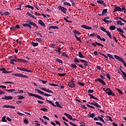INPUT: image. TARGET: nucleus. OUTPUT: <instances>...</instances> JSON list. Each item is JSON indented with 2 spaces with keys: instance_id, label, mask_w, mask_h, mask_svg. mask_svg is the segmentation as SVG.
Returning a JSON list of instances; mask_svg holds the SVG:
<instances>
[{
  "instance_id": "obj_50",
  "label": "nucleus",
  "mask_w": 126,
  "mask_h": 126,
  "mask_svg": "<svg viewBox=\"0 0 126 126\" xmlns=\"http://www.w3.org/2000/svg\"><path fill=\"white\" fill-rule=\"evenodd\" d=\"M112 39L114 40V41H115V42H116V43H117L118 39H117V38H116V37H115V36H114V35L112 36Z\"/></svg>"
},
{
  "instance_id": "obj_53",
  "label": "nucleus",
  "mask_w": 126,
  "mask_h": 126,
  "mask_svg": "<svg viewBox=\"0 0 126 126\" xmlns=\"http://www.w3.org/2000/svg\"><path fill=\"white\" fill-rule=\"evenodd\" d=\"M75 64H76V65H78L79 67H81V68H83V66L80 64H78V63H75Z\"/></svg>"
},
{
  "instance_id": "obj_51",
  "label": "nucleus",
  "mask_w": 126,
  "mask_h": 126,
  "mask_svg": "<svg viewBox=\"0 0 126 126\" xmlns=\"http://www.w3.org/2000/svg\"><path fill=\"white\" fill-rule=\"evenodd\" d=\"M36 41H37V42H39V43H42V39H41V38H36Z\"/></svg>"
},
{
  "instance_id": "obj_62",
  "label": "nucleus",
  "mask_w": 126,
  "mask_h": 126,
  "mask_svg": "<svg viewBox=\"0 0 126 126\" xmlns=\"http://www.w3.org/2000/svg\"><path fill=\"white\" fill-rule=\"evenodd\" d=\"M88 92V93H93L94 92V90H89Z\"/></svg>"
},
{
  "instance_id": "obj_29",
  "label": "nucleus",
  "mask_w": 126,
  "mask_h": 126,
  "mask_svg": "<svg viewBox=\"0 0 126 126\" xmlns=\"http://www.w3.org/2000/svg\"><path fill=\"white\" fill-rule=\"evenodd\" d=\"M117 30L118 31V32H120V33L124 34V30H123L122 29L117 28Z\"/></svg>"
},
{
  "instance_id": "obj_58",
  "label": "nucleus",
  "mask_w": 126,
  "mask_h": 126,
  "mask_svg": "<svg viewBox=\"0 0 126 126\" xmlns=\"http://www.w3.org/2000/svg\"><path fill=\"white\" fill-rule=\"evenodd\" d=\"M104 22H105V23H107V24H109V23H111L112 21L105 20Z\"/></svg>"
},
{
  "instance_id": "obj_4",
  "label": "nucleus",
  "mask_w": 126,
  "mask_h": 126,
  "mask_svg": "<svg viewBox=\"0 0 126 126\" xmlns=\"http://www.w3.org/2000/svg\"><path fill=\"white\" fill-rule=\"evenodd\" d=\"M94 82H100V83H101V84L106 85V83H105V81H104V80L101 78H97V79L95 80Z\"/></svg>"
},
{
  "instance_id": "obj_7",
  "label": "nucleus",
  "mask_w": 126,
  "mask_h": 126,
  "mask_svg": "<svg viewBox=\"0 0 126 126\" xmlns=\"http://www.w3.org/2000/svg\"><path fill=\"white\" fill-rule=\"evenodd\" d=\"M107 94H108V96H113L114 97H115V96H116V94H115V93H113V92L112 91V90H109V92H106Z\"/></svg>"
},
{
  "instance_id": "obj_33",
  "label": "nucleus",
  "mask_w": 126,
  "mask_h": 126,
  "mask_svg": "<svg viewBox=\"0 0 126 126\" xmlns=\"http://www.w3.org/2000/svg\"><path fill=\"white\" fill-rule=\"evenodd\" d=\"M56 62H57V63H63V61H62V60L60 59H56L55 60Z\"/></svg>"
},
{
  "instance_id": "obj_63",
  "label": "nucleus",
  "mask_w": 126,
  "mask_h": 126,
  "mask_svg": "<svg viewBox=\"0 0 126 126\" xmlns=\"http://www.w3.org/2000/svg\"><path fill=\"white\" fill-rule=\"evenodd\" d=\"M32 7V6L30 5H27L26 6H25V8H31V7Z\"/></svg>"
},
{
  "instance_id": "obj_10",
  "label": "nucleus",
  "mask_w": 126,
  "mask_h": 126,
  "mask_svg": "<svg viewBox=\"0 0 126 126\" xmlns=\"http://www.w3.org/2000/svg\"><path fill=\"white\" fill-rule=\"evenodd\" d=\"M41 90H43V91H45L46 92H47V93H52L54 94V92H53L51 90H47L46 88H41Z\"/></svg>"
},
{
  "instance_id": "obj_25",
  "label": "nucleus",
  "mask_w": 126,
  "mask_h": 126,
  "mask_svg": "<svg viewBox=\"0 0 126 126\" xmlns=\"http://www.w3.org/2000/svg\"><path fill=\"white\" fill-rule=\"evenodd\" d=\"M117 25H121V26H124L125 24L122 22L121 21H118L117 23Z\"/></svg>"
},
{
  "instance_id": "obj_3",
  "label": "nucleus",
  "mask_w": 126,
  "mask_h": 126,
  "mask_svg": "<svg viewBox=\"0 0 126 126\" xmlns=\"http://www.w3.org/2000/svg\"><path fill=\"white\" fill-rule=\"evenodd\" d=\"M58 8L60 9V10H61V11L63 12L64 14H66V8L63 7V6L59 5L58 6Z\"/></svg>"
},
{
  "instance_id": "obj_43",
  "label": "nucleus",
  "mask_w": 126,
  "mask_h": 126,
  "mask_svg": "<svg viewBox=\"0 0 126 126\" xmlns=\"http://www.w3.org/2000/svg\"><path fill=\"white\" fill-rule=\"evenodd\" d=\"M23 92H24L23 91V90H18L17 92L15 93H16V94H20V93H23Z\"/></svg>"
},
{
  "instance_id": "obj_13",
  "label": "nucleus",
  "mask_w": 126,
  "mask_h": 126,
  "mask_svg": "<svg viewBox=\"0 0 126 126\" xmlns=\"http://www.w3.org/2000/svg\"><path fill=\"white\" fill-rule=\"evenodd\" d=\"M17 62L18 63H28L27 61L24 60V59H17Z\"/></svg>"
},
{
  "instance_id": "obj_44",
  "label": "nucleus",
  "mask_w": 126,
  "mask_h": 126,
  "mask_svg": "<svg viewBox=\"0 0 126 126\" xmlns=\"http://www.w3.org/2000/svg\"><path fill=\"white\" fill-rule=\"evenodd\" d=\"M74 37L77 41H79V42L81 43V39H80V38L78 37L77 35H74Z\"/></svg>"
},
{
  "instance_id": "obj_39",
  "label": "nucleus",
  "mask_w": 126,
  "mask_h": 126,
  "mask_svg": "<svg viewBox=\"0 0 126 126\" xmlns=\"http://www.w3.org/2000/svg\"><path fill=\"white\" fill-rule=\"evenodd\" d=\"M107 57H108V58H109L110 59H112V60H115V58H114L113 56L111 55V54H107Z\"/></svg>"
},
{
  "instance_id": "obj_60",
  "label": "nucleus",
  "mask_w": 126,
  "mask_h": 126,
  "mask_svg": "<svg viewBox=\"0 0 126 126\" xmlns=\"http://www.w3.org/2000/svg\"><path fill=\"white\" fill-rule=\"evenodd\" d=\"M110 19V17L109 16L104 18L103 21H105V20H108Z\"/></svg>"
},
{
  "instance_id": "obj_61",
  "label": "nucleus",
  "mask_w": 126,
  "mask_h": 126,
  "mask_svg": "<svg viewBox=\"0 0 126 126\" xmlns=\"http://www.w3.org/2000/svg\"><path fill=\"white\" fill-rule=\"evenodd\" d=\"M95 124H96V125H98V126H103V124L99 122H95Z\"/></svg>"
},
{
  "instance_id": "obj_12",
  "label": "nucleus",
  "mask_w": 126,
  "mask_h": 126,
  "mask_svg": "<svg viewBox=\"0 0 126 126\" xmlns=\"http://www.w3.org/2000/svg\"><path fill=\"white\" fill-rule=\"evenodd\" d=\"M64 116H66L67 118H68L69 120L71 121H73V118H72V116L70 115V114H68L66 113H64Z\"/></svg>"
},
{
  "instance_id": "obj_40",
  "label": "nucleus",
  "mask_w": 126,
  "mask_h": 126,
  "mask_svg": "<svg viewBox=\"0 0 126 126\" xmlns=\"http://www.w3.org/2000/svg\"><path fill=\"white\" fill-rule=\"evenodd\" d=\"M110 30H115L116 29V27L115 26H111L109 28Z\"/></svg>"
},
{
  "instance_id": "obj_23",
  "label": "nucleus",
  "mask_w": 126,
  "mask_h": 126,
  "mask_svg": "<svg viewBox=\"0 0 126 126\" xmlns=\"http://www.w3.org/2000/svg\"><path fill=\"white\" fill-rule=\"evenodd\" d=\"M48 29L49 30H51V29H59V27L51 26Z\"/></svg>"
},
{
  "instance_id": "obj_14",
  "label": "nucleus",
  "mask_w": 126,
  "mask_h": 126,
  "mask_svg": "<svg viewBox=\"0 0 126 126\" xmlns=\"http://www.w3.org/2000/svg\"><path fill=\"white\" fill-rule=\"evenodd\" d=\"M38 24H39V25H41V26H42L43 27H46L45 23H44V22H43V21H42L41 20H39L38 21Z\"/></svg>"
},
{
  "instance_id": "obj_59",
  "label": "nucleus",
  "mask_w": 126,
  "mask_h": 126,
  "mask_svg": "<svg viewBox=\"0 0 126 126\" xmlns=\"http://www.w3.org/2000/svg\"><path fill=\"white\" fill-rule=\"evenodd\" d=\"M10 63H11V64H14V65L15 64V63H14V62L12 59L10 60Z\"/></svg>"
},
{
  "instance_id": "obj_42",
  "label": "nucleus",
  "mask_w": 126,
  "mask_h": 126,
  "mask_svg": "<svg viewBox=\"0 0 126 126\" xmlns=\"http://www.w3.org/2000/svg\"><path fill=\"white\" fill-rule=\"evenodd\" d=\"M63 19L65 20V21H66V22H67L68 23H72V21H68L66 18H65V17H64Z\"/></svg>"
},
{
  "instance_id": "obj_38",
  "label": "nucleus",
  "mask_w": 126,
  "mask_h": 126,
  "mask_svg": "<svg viewBox=\"0 0 126 126\" xmlns=\"http://www.w3.org/2000/svg\"><path fill=\"white\" fill-rule=\"evenodd\" d=\"M55 104L57 105V106L59 107V108H61V109H63V106H61V105L59 103V102L56 101L55 102Z\"/></svg>"
},
{
  "instance_id": "obj_57",
  "label": "nucleus",
  "mask_w": 126,
  "mask_h": 126,
  "mask_svg": "<svg viewBox=\"0 0 126 126\" xmlns=\"http://www.w3.org/2000/svg\"><path fill=\"white\" fill-rule=\"evenodd\" d=\"M58 75H59V76H64L65 75V73L62 74L61 73H59Z\"/></svg>"
},
{
  "instance_id": "obj_5",
  "label": "nucleus",
  "mask_w": 126,
  "mask_h": 126,
  "mask_svg": "<svg viewBox=\"0 0 126 126\" xmlns=\"http://www.w3.org/2000/svg\"><path fill=\"white\" fill-rule=\"evenodd\" d=\"M14 75H15V76H18V77H24L25 78H28V76L23 74L15 73L14 74Z\"/></svg>"
},
{
  "instance_id": "obj_56",
  "label": "nucleus",
  "mask_w": 126,
  "mask_h": 126,
  "mask_svg": "<svg viewBox=\"0 0 126 126\" xmlns=\"http://www.w3.org/2000/svg\"><path fill=\"white\" fill-rule=\"evenodd\" d=\"M96 35H97V33H91L90 34V36L91 37H94V36H96Z\"/></svg>"
},
{
  "instance_id": "obj_41",
  "label": "nucleus",
  "mask_w": 126,
  "mask_h": 126,
  "mask_svg": "<svg viewBox=\"0 0 126 126\" xmlns=\"http://www.w3.org/2000/svg\"><path fill=\"white\" fill-rule=\"evenodd\" d=\"M106 33H107V36H108V37H109L110 39H112V35H111V32H107Z\"/></svg>"
},
{
  "instance_id": "obj_28",
  "label": "nucleus",
  "mask_w": 126,
  "mask_h": 126,
  "mask_svg": "<svg viewBox=\"0 0 126 126\" xmlns=\"http://www.w3.org/2000/svg\"><path fill=\"white\" fill-rule=\"evenodd\" d=\"M89 96L90 97V98H92V99H94V100H99L97 98L94 97V96H93V95L91 94H89Z\"/></svg>"
},
{
  "instance_id": "obj_34",
  "label": "nucleus",
  "mask_w": 126,
  "mask_h": 126,
  "mask_svg": "<svg viewBox=\"0 0 126 126\" xmlns=\"http://www.w3.org/2000/svg\"><path fill=\"white\" fill-rule=\"evenodd\" d=\"M40 121H41V122L42 123H43V124H44V125H45V126H47V125H48V123H47V122L44 121V120H43V119L40 118Z\"/></svg>"
},
{
  "instance_id": "obj_45",
  "label": "nucleus",
  "mask_w": 126,
  "mask_h": 126,
  "mask_svg": "<svg viewBox=\"0 0 126 126\" xmlns=\"http://www.w3.org/2000/svg\"><path fill=\"white\" fill-rule=\"evenodd\" d=\"M98 120H100L101 122H102V123H105V121H104V119L100 116H98Z\"/></svg>"
},
{
  "instance_id": "obj_35",
  "label": "nucleus",
  "mask_w": 126,
  "mask_h": 126,
  "mask_svg": "<svg viewBox=\"0 0 126 126\" xmlns=\"http://www.w3.org/2000/svg\"><path fill=\"white\" fill-rule=\"evenodd\" d=\"M96 2L99 4H103V3H104V1L102 0H97Z\"/></svg>"
},
{
  "instance_id": "obj_37",
  "label": "nucleus",
  "mask_w": 126,
  "mask_h": 126,
  "mask_svg": "<svg viewBox=\"0 0 126 126\" xmlns=\"http://www.w3.org/2000/svg\"><path fill=\"white\" fill-rule=\"evenodd\" d=\"M6 91L7 92H10L11 93H12V92H14L16 91L15 89H10V90H6Z\"/></svg>"
},
{
  "instance_id": "obj_47",
  "label": "nucleus",
  "mask_w": 126,
  "mask_h": 126,
  "mask_svg": "<svg viewBox=\"0 0 126 126\" xmlns=\"http://www.w3.org/2000/svg\"><path fill=\"white\" fill-rule=\"evenodd\" d=\"M24 123L26 125H28V124H29V121H28V120H27V119H26L24 120Z\"/></svg>"
},
{
  "instance_id": "obj_24",
  "label": "nucleus",
  "mask_w": 126,
  "mask_h": 126,
  "mask_svg": "<svg viewBox=\"0 0 126 126\" xmlns=\"http://www.w3.org/2000/svg\"><path fill=\"white\" fill-rule=\"evenodd\" d=\"M71 67H72L73 69H76L77 66L75 64H71Z\"/></svg>"
},
{
  "instance_id": "obj_31",
  "label": "nucleus",
  "mask_w": 126,
  "mask_h": 126,
  "mask_svg": "<svg viewBox=\"0 0 126 126\" xmlns=\"http://www.w3.org/2000/svg\"><path fill=\"white\" fill-rule=\"evenodd\" d=\"M32 45L33 47H37L39 45V43L38 42H32Z\"/></svg>"
},
{
  "instance_id": "obj_2",
  "label": "nucleus",
  "mask_w": 126,
  "mask_h": 126,
  "mask_svg": "<svg viewBox=\"0 0 126 126\" xmlns=\"http://www.w3.org/2000/svg\"><path fill=\"white\" fill-rule=\"evenodd\" d=\"M68 86L70 88H75V82L73 80H71L68 83Z\"/></svg>"
},
{
  "instance_id": "obj_11",
  "label": "nucleus",
  "mask_w": 126,
  "mask_h": 126,
  "mask_svg": "<svg viewBox=\"0 0 126 126\" xmlns=\"http://www.w3.org/2000/svg\"><path fill=\"white\" fill-rule=\"evenodd\" d=\"M27 22V23L29 22L30 25H32L34 27H35V28H38V26H37V24H36V23H35L34 22H29V21H28Z\"/></svg>"
},
{
  "instance_id": "obj_8",
  "label": "nucleus",
  "mask_w": 126,
  "mask_h": 126,
  "mask_svg": "<svg viewBox=\"0 0 126 126\" xmlns=\"http://www.w3.org/2000/svg\"><path fill=\"white\" fill-rule=\"evenodd\" d=\"M12 96H4L3 97H2V99L3 100H12Z\"/></svg>"
},
{
  "instance_id": "obj_36",
  "label": "nucleus",
  "mask_w": 126,
  "mask_h": 126,
  "mask_svg": "<svg viewBox=\"0 0 126 126\" xmlns=\"http://www.w3.org/2000/svg\"><path fill=\"white\" fill-rule=\"evenodd\" d=\"M107 12H108V9H104L102 10V13L103 14V15H105V14H106V13H107Z\"/></svg>"
},
{
  "instance_id": "obj_64",
  "label": "nucleus",
  "mask_w": 126,
  "mask_h": 126,
  "mask_svg": "<svg viewBox=\"0 0 126 126\" xmlns=\"http://www.w3.org/2000/svg\"><path fill=\"white\" fill-rule=\"evenodd\" d=\"M121 63H123V64L126 67V62H125V61L123 60Z\"/></svg>"
},
{
  "instance_id": "obj_26",
  "label": "nucleus",
  "mask_w": 126,
  "mask_h": 126,
  "mask_svg": "<svg viewBox=\"0 0 126 126\" xmlns=\"http://www.w3.org/2000/svg\"><path fill=\"white\" fill-rule=\"evenodd\" d=\"M120 70H121L122 74H123V75H124V77H126V72H124V71L123 70V69H122V68H119Z\"/></svg>"
},
{
  "instance_id": "obj_48",
  "label": "nucleus",
  "mask_w": 126,
  "mask_h": 126,
  "mask_svg": "<svg viewBox=\"0 0 126 126\" xmlns=\"http://www.w3.org/2000/svg\"><path fill=\"white\" fill-rule=\"evenodd\" d=\"M64 5H68V6H71V4H70V3L67 2H64Z\"/></svg>"
},
{
  "instance_id": "obj_54",
  "label": "nucleus",
  "mask_w": 126,
  "mask_h": 126,
  "mask_svg": "<svg viewBox=\"0 0 126 126\" xmlns=\"http://www.w3.org/2000/svg\"><path fill=\"white\" fill-rule=\"evenodd\" d=\"M41 111H43V112H48V110L47 108H40Z\"/></svg>"
},
{
  "instance_id": "obj_55",
  "label": "nucleus",
  "mask_w": 126,
  "mask_h": 126,
  "mask_svg": "<svg viewBox=\"0 0 126 126\" xmlns=\"http://www.w3.org/2000/svg\"><path fill=\"white\" fill-rule=\"evenodd\" d=\"M3 14H4V15H6V16H7L8 15H9L10 13H9V12L6 11V12H4Z\"/></svg>"
},
{
  "instance_id": "obj_27",
  "label": "nucleus",
  "mask_w": 126,
  "mask_h": 126,
  "mask_svg": "<svg viewBox=\"0 0 126 126\" xmlns=\"http://www.w3.org/2000/svg\"><path fill=\"white\" fill-rule=\"evenodd\" d=\"M118 19H119V20H121V21H123V22H125V23H126V20L123 19V18H122L121 17H117V20H118Z\"/></svg>"
},
{
  "instance_id": "obj_46",
  "label": "nucleus",
  "mask_w": 126,
  "mask_h": 126,
  "mask_svg": "<svg viewBox=\"0 0 126 126\" xmlns=\"http://www.w3.org/2000/svg\"><path fill=\"white\" fill-rule=\"evenodd\" d=\"M5 116H4L2 118V122H3L4 123H6L7 121L6 119H5Z\"/></svg>"
},
{
  "instance_id": "obj_32",
  "label": "nucleus",
  "mask_w": 126,
  "mask_h": 126,
  "mask_svg": "<svg viewBox=\"0 0 126 126\" xmlns=\"http://www.w3.org/2000/svg\"><path fill=\"white\" fill-rule=\"evenodd\" d=\"M100 29L101 30V31H103V32H105V33H107L108 31H107L106 30H105V28H104L103 27H101L100 28Z\"/></svg>"
},
{
  "instance_id": "obj_52",
  "label": "nucleus",
  "mask_w": 126,
  "mask_h": 126,
  "mask_svg": "<svg viewBox=\"0 0 126 126\" xmlns=\"http://www.w3.org/2000/svg\"><path fill=\"white\" fill-rule=\"evenodd\" d=\"M116 90L118 91V92L120 93V94H122V95H123V92H122V91L121 90H120L119 89H116Z\"/></svg>"
},
{
  "instance_id": "obj_19",
  "label": "nucleus",
  "mask_w": 126,
  "mask_h": 126,
  "mask_svg": "<svg viewBox=\"0 0 126 126\" xmlns=\"http://www.w3.org/2000/svg\"><path fill=\"white\" fill-rule=\"evenodd\" d=\"M28 15H29V16H30V17H32V18H33V19H37V17H35V16L32 15V14L28 12L27 13Z\"/></svg>"
},
{
  "instance_id": "obj_1",
  "label": "nucleus",
  "mask_w": 126,
  "mask_h": 126,
  "mask_svg": "<svg viewBox=\"0 0 126 126\" xmlns=\"http://www.w3.org/2000/svg\"><path fill=\"white\" fill-rule=\"evenodd\" d=\"M28 95H29V96H31L32 97H35V98H38V99H40V100H45V99L44 98H43V97H42L40 95H39L38 94L28 93Z\"/></svg>"
},
{
  "instance_id": "obj_49",
  "label": "nucleus",
  "mask_w": 126,
  "mask_h": 126,
  "mask_svg": "<svg viewBox=\"0 0 126 126\" xmlns=\"http://www.w3.org/2000/svg\"><path fill=\"white\" fill-rule=\"evenodd\" d=\"M25 97H24L22 95H19L18 96V99L19 100H22V99H24Z\"/></svg>"
},
{
  "instance_id": "obj_18",
  "label": "nucleus",
  "mask_w": 126,
  "mask_h": 126,
  "mask_svg": "<svg viewBox=\"0 0 126 126\" xmlns=\"http://www.w3.org/2000/svg\"><path fill=\"white\" fill-rule=\"evenodd\" d=\"M2 108H11V109H15V106L11 105H4L2 106Z\"/></svg>"
},
{
  "instance_id": "obj_9",
  "label": "nucleus",
  "mask_w": 126,
  "mask_h": 126,
  "mask_svg": "<svg viewBox=\"0 0 126 126\" xmlns=\"http://www.w3.org/2000/svg\"><path fill=\"white\" fill-rule=\"evenodd\" d=\"M82 28H84V29H87V30H91L92 29V27H88V26H86L85 25H83L81 26Z\"/></svg>"
},
{
  "instance_id": "obj_22",
  "label": "nucleus",
  "mask_w": 126,
  "mask_h": 126,
  "mask_svg": "<svg viewBox=\"0 0 126 126\" xmlns=\"http://www.w3.org/2000/svg\"><path fill=\"white\" fill-rule=\"evenodd\" d=\"M22 70L23 71H27V72H33V71L31 70H29L28 69L25 68H23Z\"/></svg>"
},
{
  "instance_id": "obj_30",
  "label": "nucleus",
  "mask_w": 126,
  "mask_h": 126,
  "mask_svg": "<svg viewBox=\"0 0 126 126\" xmlns=\"http://www.w3.org/2000/svg\"><path fill=\"white\" fill-rule=\"evenodd\" d=\"M89 116V118H92V119H94L95 118V113H92L90 115H88Z\"/></svg>"
},
{
  "instance_id": "obj_21",
  "label": "nucleus",
  "mask_w": 126,
  "mask_h": 126,
  "mask_svg": "<svg viewBox=\"0 0 126 126\" xmlns=\"http://www.w3.org/2000/svg\"><path fill=\"white\" fill-rule=\"evenodd\" d=\"M73 33L74 34V36H77V35H80L81 34V33H80V32H79L76 30H74L73 31Z\"/></svg>"
},
{
  "instance_id": "obj_15",
  "label": "nucleus",
  "mask_w": 126,
  "mask_h": 126,
  "mask_svg": "<svg viewBox=\"0 0 126 126\" xmlns=\"http://www.w3.org/2000/svg\"><path fill=\"white\" fill-rule=\"evenodd\" d=\"M34 91H35V92H37V93L41 94V95H44V94H45V93H44V92H42V91H40L39 89H35L34 90Z\"/></svg>"
},
{
  "instance_id": "obj_20",
  "label": "nucleus",
  "mask_w": 126,
  "mask_h": 126,
  "mask_svg": "<svg viewBox=\"0 0 126 126\" xmlns=\"http://www.w3.org/2000/svg\"><path fill=\"white\" fill-rule=\"evenodd\" d=\"M46 101L47 103H49V104H51L52 105V106H53V107H56L57 106L55 104H54L53 103V102H52V101H50L48 99H46Z\"/></svg>"
},
{
  "instance_id": "obj_16",
  "label": "nucleus",
  "mask_w": 126,
  "mask_h": 126,
  "mask_svg": "<svg viewBox=\"0 0 126 126\" xmlns=\"http://www.w3.org/2000/svg\"><path fill=\"white\" fill-rule=\"evenodd\" d=\"M114 57H115V59H116V60H118V61H119V62H122V61H123V59H122V58L120 57L119 56L114 55Z\"/></svg>"
},
{
  "instance_id": "obj_6",
  "label": "nucleus",
  "mask_w": 126,
  "mask_h": 126,
  "mask_svg": "<svg viewBox=\"0 0 126 126\" xmlns=\"http://www.w3.org/2000/svg\"><path fill=\"white\" fill-rule=\"evenodd\" d=\"M91 105H93V106H94V107H96V108H101V105H99L95 101H94L93 102H92Z\"/></svg>"
},
{
  "instance_id": "obj_17",
  "label": "nucleus",
  "mask_w": 126,
  "mask_h": 126,
  "mask_svg": "<svg viewBox=\"0 0 126 126\" xmlns=\"http://www.w3.org/2000/svg\"><path fill=\"white\" fill-rule=\"evenodd\" d=\"M78 57L81 59H85V56L82 55V53H81V52H78Z\"/></svg>"
}]
</instances>
